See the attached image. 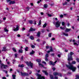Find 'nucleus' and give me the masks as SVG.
<instances>
[{"label":"nucleus","mask_w":79,"mask_h":79,"mask_svg":"<svg viewBox=\"0 0 79 79\" xmlns=\"http://www.w3.org/2000/svg\"><path fill=\"white\" fill-rule=\"evenodd\" d=\"M29 23L30 24H32L33 23V21L32 20H30L29 21Z\"/></svg>","instance_id":"32"},{"label":"nucleus","mask_w":79,"mask_h":79,"mask_svg":"<svg viewBox=\"0 0 79 79\" xmlns=\"http://www.w3.org/2000/svg\"><path fill=\"white\" fill-rule=\"evenodd\" d=\"M7 0V2H10V0Z\"/></svg>","instance_id":"58"},{"label":"nucleus","mask_w":79,"mask_h":79,"mask_svg":"<svg viewBox=\"0 0 79 79\" xmlns=\"http://www.w3.org/2000/svg\"><path fill=\"white\" fill-rule=\"evenodd\" d=\"M54 24L55 25L56 27H59L60 26V24H61V22H59V21H57L56 22H53Z\"/></svg>","instance_id":"3"},{"label":"nucleus","mask_w":79,"mask_h":79,"mask_svg":"<svg viewBox=\"0 0 79 79\" xmlns=\"http://www.w3.org/2000/svg\"><path fill=\"white\" fill-rule=\"evenodd\" d=\"M63 35H65V36H68V34H66V33H63Z\"/></svg>","instance_id":"29"},{"label":"nucleus","mask_w":79,"mask_h":79,"mask_svg":"<svg viewBox=\"0 0 79 79\" xmlns=\"http://www.w3.org/2000/svg\"><path fill=\"white\" fill-rule=\"evenodd\" d=\"M77 61V62H79V58H77L76 59Z\"/></svg>","instance_id":"46"},{"label":"nucleus","mask_w":79,"mask_h":79,"mask_svg":"<svg viewBox=\"0 0 79 79\" xmlns=\"http://www.w3.org/2000/svg\"><path fill=\"white\" fill-rule=\"evenodd\" d=\"M47 26V23H45L43 25L44 27H45Z\"/></svg>","instance_id":"40"},{"label":"nucleus","mask_w":79,"mask_h":79,"mask_svg":"<svg viewBox=\"0 0 79 79\" xmlns=\"http://www.w3.org/2000/svg\"><path fill=\"white\" fill-rule=\"evenodd\" d=\"M19 26H17L16 28L15 29H13V30L14 31H18L19 30Z\"/></svg>","instance_id":"9"},{"label":"nucleus","mask_w":79,"mask_h":79,"mask_svg":"<svg viewBox=\"0 0 79 79\" xmlns=\"http://www.w3.org/2000/svg\"><path fill=\"white\" fill-rule=\"evenodd\" d=\"M58 56L59 58H60V57H61L60 55V54H58Z\"/></svg>","instance_id":"60"},{"label":"nucleus","mask_w":79,"mask_h":79,"mask_svg":"<svg viewBox=\"0 0 79 79\" xmlns=\"http://www.w3.org/2000/svg\"><path fill=\"white\" fill-rule=\"evenodd\" d=\"M0 64V68L1 69H3V68L4 69H6V68L8 67L7 65H4V64L2 63H1Z\"/></svg>","instance_id":"5"},{"label":"nucleus","mask_w":79,"mask_h":79,"mask_svg":"<svg viewBox=\"0 0 79 79\" xmlns=\"http://www.w3.org/2000/svg\"><path fill=\"white\" fill-rule=\"evenodd\" d=\"M3 20H6V18H3Z\"/></svg>","instance_id":"63"},{"label":"nucleus","mask_w":79,"mask_h":79,"mask_svg":"<svg viewBox=\"0 0 79 79\" xmlns=\"http://www.w3.org/2000/svg\"><path fill=\"white\" fill-rule=\"evenodd\" d=\"M67 2H65L64 3H63V5H67Z\"/></svg>","instance_id":"33"},{"label":"nucleus","mask_w":79,"mask_h":79,"mask_svg":"<svg viewBox=\"0 0 79 79\" xmlns=\"http://www.w3.org/2000/svg\"><path fill=\"white\" fill-rule=\"evenodd\" d=\"M2 79H6V77H2Z\"/></svg>","instance_id":"62"},{"label":"nucleus","mask_w":79,"mask_h":79,"mask_svg":"<svg viewBox=\"0 0 79 79\" xmlns=\"http://www.w3.org/2000/svg\"><path fill=\"white\" fill-rule=\"evenodd\" d=\"M76 77L77 79H79V75H76Z\"/></svg>","instance_id":"43"},{"label":"nucleus","mask_w":79,"mask_h":79,"mask_svg":"<svg viewBox=\"0 0 79 79\" xmlns=\"http://www.w3.org/2000/svg\"><path fill=\"white\" fill-rule=\"evenodd\" d=\"M52 69H53V71H55V70L56 69L54 67H53L52 68Z\"/></svg>","instance_id":"55"},{"label":"nucleus","mask_w":79,"mask_h":79,"mask_svg":"<svg viewBox=\"0 0 79 79\" xmlns=\"http://www.w3.org/2000/svg\"><path fill=\"white\" fill-rule=\"evenodd\" d=\"M19 53H23V50L22 49L19 50Z\"/></svg>","instance_id":"25"},{"label":"nucleus","mask_w":79,"mask_h":79,"mask_svg":"<svg viewBox=\"0 0 79 79\" xmlns=\"http://www.w3.org/2000/svg\"><path fill=\"white\" fill-rule=\"evenodd\" d=\"M21 75L23 76H28V74L26 73L21 72Z\"/></svg>","instance_id":"10"},{"label":"nucleus","mask_w":79,"mask_h":79,"mask_svg":"<svg viewBox=\"0 0 79 79\" xmlns=\"http://www.w3.org/2000/svg\"><path fill=\"white\" fill-rule=\"evenodd\" d=\"M25 63H26V64L28 66H29V67H31V68H32V67L33 66V64L31 63V62L30 61L29 63L28 62H26Z\"/></svg>","instance_id":"4"},{"label":"nucleus","mask_w":79,"mask_h":79,"mask_svg":"<svg viewBox=\"0 0 79 79\" xmlns=\"http://www.w3.org/2000/svg\"><path fill=\"white\" fill-rule=\"evenodd\" d=\"M45 56L46 58H48V54L47 53L45 55Z\"/></svg>","instance_id":"36"},{"label":"nucleus","mask_w":79,"mask_h":79,"mask_svg":"<svg viewBox=\"0 0 79 79\" xmlns=\"http://www.w3.org/2000/svg\"><path fill=\"white\" fill-rule=\"evenodd\" d=\"M40 24H41V20H40L38 25H40Z\"/></svg>","instance_id":"41"},{"label":"nucleus","mask_w":79,"mask_h":79,"mask_svg":"<svg viewBox=\"0 0 79 79\" xmlns=\"http://www.w3.org/2000/svg\"><path fill=\"white\" fill-rule=\"evenodd\" d=\"M13 50L14 51V52H16V50L15 49V48H12Z\"/></svg>","instance_id":"38"},{"label":"nucleus","mask_w":79,"mask_h":79,"mask_svg":"<svg viewBox=\"0 0 79 79\" xmlns=\"http://www.w3.org/2000/svg\"><path fill=\"white\" fill-rule=\"evenodd\" d=\"M71 31L70 29H68V28H66L65 30V31L66 32H69V31Z\"/></svg>","instance_id":"13"},{"label":"nucleus","mask_w":79,"mask_h":79,"mask_svg":"<svg viewBox=\"0 0 79 79\" xmlns=\"http://www.w3.org/2000/svg\"><path fill=\"white\" fill-rule=\"evenodd\" d=\"M72 64H76V61H73L72 62Z\"/></svg>","instance_id":"35"},{"label":"nucleus","mask_w":79,"mask_h":79,"mask_svg":"<svg viewBox=\"0 0 79 79\" xmlns=\"http://www.w3.org/2000/svg\"><path fill=\"white\" fill-rule=\"evenodd\" d=\"M4 30L5 31V32H8V30L5 28H4Z\"/></svg>","instance_id":"34"},{"label":"nucleus","mask_w":79,"mask_h":79,"mask_svg":"<svg viewBox=\"0 0 79 79\" xmlns=\"http://www.w3.org/2000/svg\"><path fill=\"white\" fill-rule=\"evenodd\" d=\"M54 76H59L60 77H61V73H58L54 72L53 74Z\"/></svg>","instance_id":"7"},{"label":"nucleus","mask_w":79,"mask_h":79,"mask_svg":"<svg viewBox=\"0 0 79 79\" xmlns=\"http://www.w3.org/2000/svg\"><path fill=\"white\" fill-rule=\"evenodd\" d=\"M42 63L44 64H46V62H45V61H43Z\"/></svg>","instance_id":"49"},{"label":"nucleus","mask_w":79,"mask_h":79,"mask_svg":"<svg viewBox=\"0 0 79 79\" xmlns=\"http://www.w3.org/2000/svg\"><path fill=\"white\" fill-rule=\"evenodd\" d=\"M3 72L5 73H8V71H6L5 70H3Z\"/></svg>","instance_id":"48"},{"label":"nucleus","mask_w":79,"mask_h":79,"mask_svg":"<svg viewBox=\"0 0 79 79\" xmlns=\"http://www.w3.org/2000/svg\"><path fill=\"white\" fill-rule=\"evenodd\" d=\"M17 36L18 37H19L21 36V35H18Z\"/></svg>","instance_id":"61"},{"label":"nucleus","mask_w":79,"mask_h":79,"mask_svg":"<svg viewBox=\"0 0 79 79\" xmlns=\"http://www.w3.org/2000/svg\"><path fill=\"white\" fill-rule=\"evenodd\" d=\"M55 79H58V77H55Z\"/></svg>","instance_id":"64"},{"label":"nucleus","mask_w":79,"mask_h":79,"mask_svg":"<svg viewBox=\"0 0 79 79\" xmlns=\"http://www.w3.org/2000/svg\"><path fill=\"white\" fill-rule=\"evenodd\" d=\"M74 44L77 45H77H78V44H77L76 43H74Z\"/></svg>","instance_id":"45"},{"label":"nucleus","mask_w":79,"mask_h":79,"mask_svg":"<svg viewBox=\"0 0 79 79\" xmlns=\"http://www.w3.org/2000/svg\"><path fill=\"white\" fill-rule=\"evenodd\" d=\"M60 18H63V15H60Z\"/></svg>","instance_id":"50"},{"label":"nucleus","mask_w":79,"mask_h":79,"mask_svg":"<svg viewBox=\"0 0 79 79\" xmlns=\"http://www.w3.org/2000/svg\"><path fill=\"white\" fill-rule=\"evenodd\" d=\"M69 23H67V26L68 27H69Z\"/></svg>","instance_id":"57"},{"label":"nucleus","mask_w":79,"mask_h":79,"mask_svg":"<svg viewBox=\"0 0 79 79\" xmlns=\"http://www.w3.org/2000/svg\"><path fill=\"white\" fill-rule=\"evenodd\" d=\"M24 65L23 64L19 65V67H20V68H23V67H24Z\"/></svg>","instance_id":"18"},{"label":"nucleus","mask_w":79,"mask_h":79,"mask_svg":"<svg viewBox=\"0 0 79 79\" xmlns=\"http://www.w3.org/2000/svg\"><path fill=\"white\" fill-rule=\"evenodd\" d=\"M50 77L51 78V79H53V75H50Z\"/></svg>","instance_id":"27"},{"label":"nucleus","mask_w":79,"mask_h":79,"mask_svg":"<svg viewBox=\"0 0 79 79\" xmlns=\"http://www.w3.org/2000/svg\"><path fill=\"white\" fill-rule=\"evenodd\" d=\"M31 48H35V46H34L33 45H31Z\"/></svg>","instance_id":"37"},{"label":"nucleus","mask_w":79,"mask_h":79,"mask_svg":"<svg viewBox=\"0 0 79 79\" xmlns=\"http://www.w3.org/2000/svg\"><path fill=\"white\" fill-rule=\"evenodd\" d=\"M62 26H64V24H65V23H64V22H63L62 23Z\"/></svg>","instance_id":"44"},{"label":"nucleus","mask_w":79,"mask_h":79,"mask_svg":"<svg viewBox=\"0 0 79 79\" xmlns=\"http://www.w3.org/2000/svg\"><path fill=\"white\" fill-rule=\"evenodd\" d=\"M74 55V53L72 52H71L70 54H69L68 55V61H71L73 60V59L72 58V55Z\"/></svg>","instance_id":"2"},{"label":"nucleus","mask_w":79,"mask_h":79,"mask_svg":"<svg viewBox=\"0 0 79 79\" xmlns=\"http://www.w3.org/2000/svg\"><path fill=\"white\" fill-rule=\"evenodd\" d=\"M56 62H57V61L56 60L54 63H53V62L52 61H50L49 62V64L50 65H53V66H54L55 65V64Z\"/></svg>","instance_id":"8"},{"label":"nucleus","mask_w":79,"mask_h":79,"mask_svg":"<svg viewBox=\"0 0 79 79\" xmlns=\"http://www.w3.org/2000/svg\"><path fill=\"white\" fill-rule=\"evenodd\" d=\"M25 51H27L28 50V47H27L25 49Z\"/></svg>","instance_id":"39"},{"label":"nucleus","mask_w":79,"mask_h":79,"mask_svg":"<svg viewBox=\"0 0 79 79\" xmlns=\"http://www.w3.org/2000/svg\"><path fill=\"white\" fill-rule=\"evenodd\" d=\"M44 8H46L48 7V5L47 4H44Z\"/></svg>","instance_id":"19"},{"label":"nucleus","mask_w":79,"mask_h":79,"mask_svg":"<svg viewBox=\"0 0 79 79\" xmlns=\"http://www.w3.org/2000/svg\"><path fill=\"white\" fill-rule=\"evenodd\" d=\"M48 36L49 37H52V33H49Z\"/></svg>","instance_id":"28"},{"label":"nucleus","mask_w":79,"mask_h":79,"mask_svg":"<svg viewBox=\"0 0 79 79\" xmlns=\"http://www.w3.org/2000/svg\"><path fill=\"white\" fill-rule=\"evenodd\" d=\"M28 73H29V74H32V72L31 71L28 70Z\"/></svg>","instance_id":"30"},{"label":"nucleus","mask_w":79,"mask_h":79,"mask_svg":"<svg viewBox=\"0 0 79 79\" xmlns=\"http://www.w3.org/2000/svg\"><path fill=\"white\" fill-rule=\"evenodd\" d=\"M26 9L27 11H29V7H26Z\"/></svg>","instance_id":"47"},{"label":"nucleus","mask_w":79,"mask_h":79,"mask_svg":"<svg viewBox=\"0 0 79 79\" xmlns=\"http://www.w3.org/2000/svg\"><path fill=\"white\" fill-rule=\"evenodd\" d=\"M36 75L38 77V79H45V77H42L41 76V75L38 73H36Z\"/></svg>","instance_id":"6"},{"label":"nucleus","mask_w":79,"mask_h":79,"mask_svg":"<svg viewBox=\"0 0 79 79\" xmlns=\"http://www.w3.org/2000/svg\"><path fill=\"white\" fill-rule=\"evenodd\" d=\"M36 61H37V62H40V61H41V60L40 59H37Z\"/></svg>","instance_id":"31"},{"label":"nucleus","mask_w":79,"mask_h":79,"mask_svg":"<svg viewBox=\"0 0 79 79\" xmlns=\"http://www.w3.org/2000/svg\"><path fill=\"white\" fill-rule=\"evenodd\" d=\"M34 53H35V52H34V51L33 50H32V52H30V55H33L34 54Z\"/></svg>","instance_id":"16"},{"label":"nucleus","mask_w":79,"mask_h":79,"mask_svg":"<svg viewBox=\"0 0 79 79\" xmlns=\"http://www.w3.org/2000/svg\"><path fill=\"white\" fill-rule=\"evenodd\" d=\"M42 72H43V73H45V75H46V76H47V75H48V73H47V71H45L42 70Z\"/></svg>","instance_id":"14"},{"label":"nucleus","mask_w":79,"mask_h":79,"mask_svg":"<svg viewBox=\"0 0 79 79\" xmlns=\"http://www.w3.org/2000/svg\"><path fill=\"white\" fill-rule=\"evenodd\" d=\"M39 66H41V67H43V68H46L44 67V66L43 65L41 64H40V63H39Z\"/></svg>","instance_id":"15"},{"label":"nucleus","mask_w":79,"mask_h":79,"mask_svg":"<svg viewBox=\"0 0 79 79\" xmlns=\"http://www.w3.org/2000/svg\"><path fill=\"white\" fill-rule=\"evenodd\" d=\"M37 42H40V39H38L36 40Z\"/></svg>","instance_id":"54"},{"label":"nucleus","mask_w":79,"mask_h":79,"mask_svg":"<svg viewBox=\"0 0 79 79\" xmlns=\"http://www.w3.org/2000/svg\"><path fill=\"white\" fill-rule=\"evenodd\" d=\"M45 31V30H43L42 31V32L43 33V32H44Z\"/></svg>","instance_id":"56"},{"label":"nucleus","mask_w":79,"mask_h":79,"mask_svg":"<svg viewBox=\"0 0 79 79\" xmlns=\"http://www.w3.org/2000/svg\"><path fill=\"white\" fill-rule=\"evenodd\" d=\"M35 31V29L31 27L29 30V32H30V31Z\"/></svg>","instance_id":"11"},{"label":"nucleus","mask_w":79,"mask_h":79,"mask_svg":"<svg viewBox=\"0 0 79 79\" xmlns=\"http://www.w3.org/2000/svg\"><path fill=\"white\" fill-rule=\"evenodd\" d=\"M16 75H12L13 79H15Z\"/></svg>","instance_id":"23"},{"label":"nucleus","mask_w":79,"mask_h":79,"mask_svg":"<svg viewBox=\"0 0 79 79\" xmlns=\"http://www.w3.org/2000/svg\"><path fill=\"white\" fill-rule=\"evenodd\" d=\"M15 2L14 1H10L9 2V4L10 5V4H15Z\"/></svg>","instance_id":"12"},{"label":"nucleus","mask_w":79,"mask_h":79,"mask_svg":"<svg viewBox=\"0 0 79 79\" xmlns=\"http://www.w3.org/2000/svg\"><path fill=\"white\" fill-rule=\"evenodd\" d=\"M15 58H16V57H17V55H18V54H15Z\"/></svg>","instance_id":"51"},{"label":"nucleus","mask_w":79,"mask_h":79,"mask_svg":"<svg viewBox=\"0 0 79 79\" xmlns=\"http://www.w3.org/2000/svg\"><path fill=\"white\" fill-rule=\"evenodd\" d=\"M48 16H49V17H51V16H53V14H48Z\"/></svg>","instance_id":"22"},{"label":"nucleus","mask_w":79,"mask_h":79,"mask_svg":"<svg viewBox=\"0 0 79 79\" xmlns=\"http://www.w3.org/2000/svg\"><path fill=\"white\" fill-rule=\"evenodd\" d=\"M40 2H42V1L41 0H40V1H38L37 2V3H40Z\"/></svg>","instance_id":"53"},{"label":"nucleus","mask_w":79,"mask_h":79,"mask_svg":"<svg viewBox=\"0 0 79 79\" xmlns=\"http://www.w3.org/2000/svg\"><path fill=\"white\" fill-rule=\"evenodd\" d=\"M50 51L53 52V50L52 49V47L51 46H50Z\"/></svg>","instance_id":"26"},{"label":"nucleus","mask_w":79,"mask_h":79,"mask_svg":"<svg viewBox=\"0 0 79 79\" xmlns=\"http://www.w3.org/2000/svg\"><path fill=\"white\" fill-rule=\"evenodd\" d=\"M45 60L46 61H48V60L47 57H45Z\"/></svg>","instance_id":"42"},{"label":"nucleus","mask_w":79,"mask_h":79,"mask_svg":"<svg viewBox=\"0 0 79 79\" xmlns=\"http://www.w3.org/2000/svg\"><path fill=\"white\" fill-rule=\"evenodd\" d=\"M60 29H63V30L65 29H66V27L65 26H64V27H60Z\"/></svg>","instance_id":"17"},{"label":"nucleus","mask_w":79,"mask_h":79,"mask_svg":"<svg viewBox=\"0 0 79 79\" xmlns=\"http://www.w3.org/2000/svg\"><path fill=\"white\" fill-rule=\"evenodd\" d=\"M69 65H66V66L69 68L70 69H71V70H72L73 71V72L76 71V68L75 67L73 66V65L71 64L70 62H69Z\"/></svg>","instance_id":"1"},{"label":"nucleus","mask_w":79,"mask_h":79,"mask_svg":"<svg viewBox=\"0 0 79 79\" xmlns=\"http://www.w3.org/2000/svg\"><path fill=\"white\" fill-rule=\"evenodd\" d=\"M46 49H48V48H49V47L48 46H46Z\"/></svg>","instance_id":"52"},{"label":"nucleus","mask_w":79,"mask_h":79,"mask_svg":"<svg viewBox=\"0 0 79 79\" xmlns=\"http://www.w3.org/2000/svg\"><path fill=\"white\" fill-rule=\"evenodd\" d=\"M68 51L67 49H65V52H68Z\"/></svg>","instance_id":"59"},{"label":"nucleus","mask_w":79,"mask_h":79,"mask_svg":"<svg viewBox=\"0 0 79 79\" xmlns=\"http://www.w3.org/2000/svg\"><path fill=\"white\" fill-rule=\"evenodd\" d=\"M6 47H4L3 48V49L2 50V51H6Z\"/></svg>","instance_id":"20"},{"label":"nucleus","mask_w":79,"mask_h":79,"mask_svg":"<svg viewBox=\"0 0 79 79\" xmlns=\"http://www.w3.org/2000/svg\"><path fill=\"white\" fill-rule=\"evenodd\" d=\"M30 38L31 40H34V37L32 36H30Z\"/></svg>","instance_id":"24"},{"label":"nucleus","mask_w":79,"mask_h":79,"mask_svg":"<svg viewBox=\"0 0 79 79\" xmlns=\"http://www.w3.org/2000/svg\"><path fill=\"white\" fill-rule=\"evenodd\" d=\"M40 32H39L37 34V36H38V37H40Z\"/></svg>","instance_id":"21"}]
</instances>
